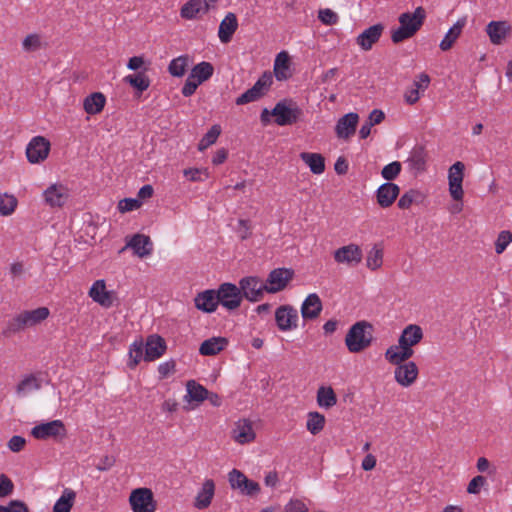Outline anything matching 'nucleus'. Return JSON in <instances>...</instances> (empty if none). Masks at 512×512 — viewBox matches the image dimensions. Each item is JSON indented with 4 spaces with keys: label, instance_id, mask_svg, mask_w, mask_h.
<instances>
[{
    "label": "nucleus",
    "instance_id": "1",
    "mask_svg": "<svg viewBox=\"0 0 512 512\" xmlns=\"http://www.w3.org/2000/svg\"><path fill=\"white\" fill-rule=\"evenodd\" d=\"M303 116V110L295 101L283 99L271 111L264 109L261 113V121L267 125L270 123V118L273 117L274 123L278 126H292L299 123Z\"/></svg>",
    "mask_w": 512,
    "mask_h": 512
},
{
    "label": "nucleus",
    "instance_id": "2",
    "mask_svg": "<svg viewBox=\"0 0 512 512\" xmlns=\"http://www.w3.org/2000/svg\"><path fill=\"white\" fill-rule=\"evenodd\" d=\"M425 19L426 11L422 6L417 7L413 13H402L398 18L400 26L391 32L392 42L398 44L412 38L421 29Z\"/></svg>",
    "mask_w": 512,
    "mask_h": 512
},
{
    "label": "nucleus",
    "instance_id": "3",
    "mask_svg": "<svg viewBox=\"0 0 512 512\" xmlns=\"http://www.w3.org/2000/svg\"><path fill=\"white\" fill-rule=\"evenodd\" d=\"M50 315L47 307H38L33 310H23L14 315L6 324L5 334H16L33 328L44 322Z\"/></svg>",
    "mask_w": 512,
    "mask_h": 512
},
{
    "label": "nucleus",
    "instance_id": "4",
    "mask_svg": "<svg viewBox=\"0 0 512 512\" xmlns=\"http://www.w3.org/2000/svg\"><path fill=\"white\" fill-rule=\"evenodd\" d=\"M372 338V325L366 321H359L348 330L345 345L349 352L359 353L371 345Z\"/></svg>",
    "mask_w": 512,
    "mask_h": 512
},
{
    "label": "nucleus",
    "instance_id": "5",
    "mask_svg": "<svg viewBox=\"0 0 512 512\" xmlns=\"http://www.w3.org/2000/svg\"><path fill=\"white\" fill-rule=\"evenodd\" d=\"M30 433L37 440H58L66 437L67 430L63 421L57 419L34 426Z\"/></svg>",
    "mask_w": 512,
    "mask_h": 512
},
{
    "label": "nucleus",
    "instance_id": "6",
    "mask_svg": "<svg viewBox=\"0 0 512 512\" xmlns=\"http://www.w3.org/2000/svg\"><path fill=\"white\" fill-rule=\"evenodd\" d=\"M272 82V74L268 71L264 72L252 88L236 99V104L243 105L258 100L269 90Z\"/></svg>",
    "mask_w": 512,
    "mask_h": 512
},
{
    "label": "nucleus",
    "instance_id": "7",
    "mask_svg": "<svg viewBox=\"0 0 512 512\" xmlns=\"http://www.w3.org/2000/svg\"><path fill=\"white\" fill-rule=\"evenodd\" d=\"M464 169L465 165L462 162L457 161L449 168L448 171L449 193L455 201H462L464 197V190L462 187Z\"/></svg>",
    "mask_w": 512,
    "mask_h": 512
},
{
    "label": "nucleus",
    "instance_id": "8",
    "mask_svg": "<svg viewBox=\"0 0 512 512\" xmlns=\"http://www.w3.org/2000/svg\"><path fill=\"white\" fill-rule=\"evenodd\" d=\"M241 294L251 302L260 301L267 292L266 284L258 277L249 276L240 280Z\"/></svg>",
    "mask_w": 512,
    "mask_h": 512
},
{
    "label": "nucleus",
    "instance_id": "9",
    "mask_svg": "<svg viewBox=\"0 0 512 512\" xmlns=\"http://www.w3.org/2000/svg\"><path fill=\"white\" fill-rule=\"evenodd\" d=\"M129 502L133 512H155L156 510L153 493L148 488L133 490L130 494Z\"/></svg>",
    "mask_w": 512,
    "mask_h": 512
},
{
    "label": "nucleus",
    "instance_id": "10",
    "mask_svg": "<svg viewBox=\"0 0 512 512\" xmlns=\"http://www.w3.org/2000/svg\"><path fill=\"white\" fill-rule=\"evenodd\" d=\"M333 258L338 264L355 267L362 262L363 251L359 245L350 243L336 249L333 253Z\"/></svg>",
    "mask_w": 512,
    "mask_h": 512
},
{
    "label": "nucleus",
    "instance_id": "11",
    "mask_svg": "<svg viewBox=\"0 0 512 512\" xmlns=\"http://www.w3.org/2000/svg\"><path fill=\"white\" fill-rule=\"evenodd\" d=\"M50 146L49 140L45 137H33L26 147L28 161L32 164L43 162L49 155Z\"/></svg>",
    "mask_w": 512,
    "mask_h": 512
},
{
    "label": "nucleus",
    "instance_id": "12",
    "mask_svg": "<svg viewBox=\"0 0 512 512\" xmlns=\"http://www.w3.org/2000/svg\"><path fill=\"white\" fill-rule=\"evenodd\" d=\"M128 248L132 249L134 255L139 258H146L152 254L153 243L149 236L137 233L131 237H126V245L119 253H123Z\"/></svg>",
    "mask_w": 512,
    "mask_h": 512
},
{
    "label": "nucleus",
    "instance_id": "13",
    "mask_svg": "<svg viewBox=\"0 0 512 512\" xmlns=\"http://www.w3.org/2000/svg\"><path fill=\"white\" fill-rule=\"evenodd\" d=\"M298 311L290 305H282L275 311V321L282 332L291 331L298 326Z\"/></svg>",
    "mask_w": 512,
    "mask_h": 512
},
{
    "label": "nucleus",
    "instance_id": "14",
    "mask_svg": "<svg viewBox=\"0 0 512 512\" xmlns=\"http://www.w3.org/2000/svg\"><path fill=\"white\" fill-rule=\"evenodd\" d=\"M294 271L288 268H277L272 270L266 280L268 293H277L284 290L293 279Z\"/></svg>",
    "mask_w": 512,
    "mask_h": 512
},
{
    "label": "nucleus",
    "instance_id": "15",
    "mask_svg": "<svg viewBox=\"0 0 512 512\" xmlns=\"http://www.w3.org/2000/svg\"><path fill=\"white\" fill-rule=\"evenodd\" d=\"M218 302L228 310H234L241 304L242 294L240 288L231 283L222 284L218 291Z\"/></svg>",
    "mask_w": 512,
    "mask_h": 512
},
{
    "label": "nucleus",
    "instance_id": "16",
    "mask_svg": "<svg viewBox=\"0 0 512 512\" xmlns=\"http://www.w3.org/2000/svg\"><path fill=\"white\" fill-rule=\"evenodd\" d=\"M231 437L236 443L241 445L253 442L256 438L254 423L246 418L239 419L234 424Z\"/></svg>",
    "mask_w": 512,
    "mask_h": 512
},
{
    "label": "nucleus",
    "instance_id": "17",
    "mask_svg": "<svg viewBox=\"0 0 512 512\" xmlns=\"http://www.w3.org/2000/svg\"><path fill=\"white\" fill-rule=\"evenodd\" d=\"M419 369L415 362H406L395 366L394 379L395 381L404 388L412 386L418 379Z\"/></svg>",
    "mask_w": 512,
    "mask_h": 512
},
{
    "label": "nucleus",
    "instance_id": "18",
    "mask_svg": "<svg viewBox=\"0 0 512 512\" xmlns=\"http://www.w3.org/2000/svg\"><path fill=\"white\" fill-rule=\"evenodd\" d=\"M69 196V189L59 183L50 185L43 192L45 203L52 208L62 207L67 202Z\"/></svg>",
    "mask_w": 512,
    "mask_h": 512
},
{
    "label": "nucleus",
    "instance_id": "19",
    "mask_svg": "<svg viewBox=\"0 0 512 512\" xmlns=\"http://www.w3.org/2000/svg\"><path fill=\"white\" fill-rule=\"evenodd\" d=\"M384 31V25L381 23L370 26L365 29L356 38V44L364 51L372 49L373 45L376 44L382 36Z\"/></svg>",
    "mask_w": 512,
    "mask_h": 512
},
{
    "label": "nucleus",
    "instance_id": "20",
    "mask_svg": "<svg viewBox=\"0 0 512 512\" xmlns=\"http://www.w3.org/2000/svg\"><path fill=\"white\" fill-rule=\"evenodd\" d=\"M144 346V360L148 362L155 361L160 358L167 348L164 339L156 334L148 336Z\"/></svg>",
    "mask_w": 512,
    "mask_h": 512
},
{
    "label": "nucleus",
    "instance_id": "21",
    "mask_svg": "<svg viewBox=\"0 0 512 512\" xmlns=\"http://www.w3.org/2000/svg\"><path fill=\"white\" fill-rule=\"evenodd\" d=\"M215 495V483L212 479H206L194 499V507L198 510L208 508Z\"/></svg>",
    "mask_w": 512,
    "mask_h": 512
},
{
    "label": "nucleus",
    "instance_id": "22",
    "mask_svg": "<svg viewBox=\"0 0 512 512\" xmlns=\"http://www.w3.org/2000/svg\"><path fill=\"white\" fill-rule=\"evenodd\" d=\"M215 2L216 0H189L182 6L180 15L184 19H194L200 14H206L210 9V3Z\"/></svg>",
    "mask_w": 512,
    "mask_h": 512
},
{
    "label": "nucleus",
    "instance_id": "23",
    "mask_svg": "<svg viewBox=\"0 0 512 512\" xmlns=\"http://www.w3.org/2000/svg\"><path fill=\"white\" fill-rule=\"evenodd\" d=\"M323 309L322 301L318 294L310 293L301 305V315L304 320H314L319 317Z\"/></svg>",
    "mask_w": 512,
    "mask_h": 512
},
{
    "label": "nucleus",
    "instance_id": "24",
    "mask_svg": "<svg viewBox=\"0 0 512 512\" xmlns=\"http://www.w3.org/2000/svg\"><path fill=\"white\" fill-rule=\"evenodd\" d=\"M89 296L102 307L109 308L113 305L112 293L107 291L104 280H97L93 283L89 290Z\"/></svg>",
    "mask_w": 512,
    "mask_h": 512
},
{
    "label": "nucleus",
    "instance_id": "25",
    "mask_svg": "<svg viewBox=\"0 0 512 512\" xmlns=\"http://www.w3.org/2000/svg\"><path fill=\"white\" fill-rule=\"evenodd\" d=\"M511 30L510 25L506 21H491L486 26V33L490 41L494 45H500L508 36Z\"/></svg>",
    "mask_w": 512,
    "mask_h": 512
},
{
    "label": "nucleus",
    "instance_id": "26",
    "mask_svg": "<svg viewBox=\"0 0 512 512\" xmlns=\"http://www.w3.org/2000/svg\"><path fill=\"white\" fill-rule=\"evenodd\" d=\"M41 379L36 374L25 375L16 385L15 392L18 397L23 398L41 389Z\"/></svg>",
    "mask_w": 512,
    "mask_h": 512
},
{
    "label": "nucleus",
    "instance_id": "27",
    "mask_svg": "<svg viewBox=\"0 0 512 512\" xmlns=\"http://www.w3.org/2000/svg\"><path fill=\"white\" fill-rule=\"evenodd\" d=\"M400 189L394 183H384L377 190V202L383 207H390L398 197Z\"/></svg>",
    "mask_w": 512,
    "mask_h": 512
},
{
    "label": "nucleus",
    "instance_id": "28",
    "mask_svg": "<svg viewBox=\"0 0 512 512\" xmlns=\"http://www.w3.org/2000/svg\"><path fill=\"white\" fill-rule=\"evenodd\" d=\"M194 303L196 308L201 311L207 313L214 312L219 304L217 292L214 290H205L195 297Z\"/></svg>",
    "mask_w": 512,
    "mask_h": 512
},
{
    "label": "nucleus",
    "instance_id": "29",
    "mask_svg": "<svg viewBox=\"0 0 512 512\" xmlns=\"http://www.w3.org/2000/svg\"><path fill=\"white\" fill-rule=\"evenodd\" d=\"M237 28V17L234 13L229 12L219 25L218 36L220 41L222 43L230 42Z\"/></svg>",
    "mask_w": 512,
    "mask_h": 512
},
{
    "label": "nucleus",
    "instance_id": "30",
    "mask_svg": "<svg viewBox=\"0 0 512 512\" xmlns=\"http://www.w3.org/2000/svg\"><path fill=\"white\" fill-rule=\"evenodd\" d=\"M274 75L278 81H285L291 77L290 57L286 51L277 54L274 62Z\"/></svg>",
    "mask_w": 512,
    "mask_h": 512
},
{
    "label": "nucleus",
    "instance_id": "31",
    "mask_svg": "<svg viewBox=\"0 0 512 512\" xmlns=\"http://www.w3.org/2000/svg\"><path fill=\"white\" fill-rule=\"evenodd\" d=\"M228 345L225 337H212L205 340L199 348V353L204 356H214L223 351Z\"/></svg>",
    "mask_w": 512,
    "mask_h": 512
},
{
    "label": "nucleus",
    "instance_id": "32",
    "mask_svg": "<svg viewBox=\"0 0 512 512\" xmlns=\"http://www.w3.org/2000/svg\"><path fill=\"white\" fill-rule=\"evenodd\" d=\"M466 25V18H460L446 33L439 47L442 51L450 50L457 39L460 37L464 26Z\"/></svg>",
    "mask_w": 512,
    "mask_h": 512
},
{
    "label": "nucleus",
    "instance_id": "33",
    "mask_svg": "<svg viewBox=\"0 0 512 512\" xmlns=\"http://www.w3.org/2000/svg\"><path fill=\"white\" fill-rule=\"evenodd\" d=\"M422 338L423 331L421 327L416 324H410L403 329L398 339V343L407 346H415L422 340Z\"/></svg>",
    "mask_w": 512,
    "mask_h": 512
},
{
    "label": "nucleus",
    "instance_id": "34",
    "mask_svg": "<svg viewBox=\"0 0 512 512\" xmlns=\"http://www.w3.org/2000/svg\"><path fill=\"white\" fill-rule=\"evenodd\" d=\"M414 173H421L426 169L427 153L421 146L414 147L407 160Z\"/></svg>",
    "mask_w": 512,
    "mask_h": 512
},
{
    "label": "nucleus",
    "instance_id": "35",
    "mask_svg": "<svg viewBox=\"0 0 512 512\" xmlns=\"http://www.w3.org/2000/svg\"><path fill=\"white\" fill-rule=\"evenodd\" d=\"M106 103V98L101 92L88 95L83 101V108L87 114L100 113Z\"/></svg>",
    "mask_w": 512,
    "mask_h": 512
},
{
    "label": "nucleus",
    "instance_id": "36",
    "mask_svg": "<svg viewBox=\"0 0 512 512\" xmlns=\"http://www.w3.org/2000/svg\"><path fill=\"white\" fill-rule=\"evenodd\" d=\"M316 401L320 408L330 409L337 403V396L331 386H320L317 390Z\"/></svg>",
    "mask_w": 512,
    "mask_h": 512
},
{
    "label": "nucleus",
    "instance_id": "37",
    "mask_svg": "<svg viewBox=\"0 0 512 512\" xmlns=\"http://www.w3.org/2000/svg\"><path fill=\"white\" fill-rule=\"evenodd\" d=\"M300 158L310 168L312 173L322 174L325 171V159L321 154L302 152Z\"/></svg>",
    "mask_w": 512,
    "mask_h": 512
},
{
    "label": "nucleus",
    "instance_id": "38",
    "mask_svg": "<svg viewBox=\"0 0 512 512\" xmlns=\"http://www.w3.org/2000/svg\"><path fill=\"white\" fill-rule=\"evenodd\" d=\"M76 500V492L65 488L53 506V512H70Z\"/></svg>",
    "mask_w": 512,
    "mask_h": 512
},
{
    "label": "nucleus",
    "instance_id": "39",
    "mask_svg": "<svg viewBox=\"0 0 512 512\" xmlns=\"http://www.w3.org/2000/svg\"><path fill=\"white\" fill-rule=\"evenodd\" d=\"M214 73V67L210 62H200L197 65H195L190 72V78H193L196 80L199 84H202L203 82L207 81L209 78L212 77Z\"/></svg>",
    "mask_w": 512,
    "mask_h": 512
},
{
    "label": "nucleus",
    "instance_id": "40",
    "mask_svg": "<svg viewBox=\"0 0 512 512\" xmlns=\"http://www.w3.org/2000/svg\"><path fill=\"white\" fill-rule=\"evenodd\" d=\"M186 388L187 395L185 398L187 401L201 403L206 400L208 390L203 385L195 382L194 380H190L187 382Z\"/></svg>",
    "mask_w": 512,
    "mask_h": 512
},
{
    "label": "nucleus",
    "instance_id": "41",
    "mask_svg": "<svg viewBox=\"0 0 512 512\" xmlns=\"http://www.w3.org/2000/svg\"><path fill=\"white\" fill-rule=\"evenodd\" d=\"M325 416L319 412H309L307 415L306 428L312 435L319 434L325 426Z\"/></svg>",
    "mask_w": 512,
    "mask_h": 512
},
{
    "label": "nucleus",
    "instance_id": "42",
    "mask_svg": "<svg viewBox=\"0 0 512 512\" xmlns=\"http://www.w3.org/2000/svg\"><path fill=\"white\" fill-rule=\"evenodd\" d=\"M190 63L188 55H181L171 60L168 66V72L174 77H182L185 75Z\"/></svg>",
    "mask_w": 512,
    "mask_h": 512
},
{
    "label": "nucleus",
    "instance_id": "43",
    "mask_svg": "<svg viewBox=\"0 0 512 512\" xmlns=\"http://www.w3.org/2000/svg\"><path fill=\"white\" fill-rule=\"evenodd\" d=\"M18 206V200L13 194L3 193L0 194V215H12Z\"/></svg>",
    "mask_w": 512,
    "mask_h": 512
},
{
    "label": "nucleus",
    "instance_id": "44",
    "mask_svg": "<svg viewBox=\"0 0 512 512\" xmlns=\"http://www.w3.org/2000/svg\"><path fill=\"white\" fill-rule=\"evenodd\" d=\"M144 343L141 339L135 340L129 347V362L128 366L130 368H135L141 360L144 359Z\"/></svg>",
    "mask_w": 512,
    "mask_h": 512
},
{
    "label": "nucleus",
    "instance_id": "45",
    "mask_svg": "<svg viewBox=\"0 0 512 512\" xmlns=\"http://www.w3.org/2000/svg\"><path fill=\"white\" fill-rule=\"evenodd\" d=\"M385 359L392 365L406 364V357L403 354L401 344L392 345L385 351Z\"/></svg>",
    "mask_w": 512,
    "mask_h": 512
},
{
    "label": "nucleus",
    "instance_id": "46",
    "mask_svg": "<svg viewBox=\"0 0 512 512\" xmlns=\"http://www.w3.org/2000/svg\"><path fill=\"white\" fill-rule=\"evenodd\" d=\"M383 264V249L379 245H374L368 252L366 266L370 270H377Z\"/></svg>",
    "mask_w": 512,
    "mask_h": 512
},
{
    "label": "nucleus",
    "instance_id": "47",
    "mask_svg": "<svg viewBox=\"0 0 512 512\" xmlns=\"http://www.w3.org/2000/svg\"><path fill=\"white\" fill-rule=\"evenodd\" d=\"M124 81L130 84L133 88L137 89L140 93L147 90L150 86V80L148 76L141 72L136 75L126 76Z\"/></svg>",
    "mask_w": 512,
    "mask_h": 512
},
{
    "label": "nucleus",
    "instance_id": "48",
    "mask_svg": "<svg viewBox=\"0 0 512 512\" xmlns=\"http://www.w3.org/2000/svg\"><path fill=\"white\" fill-rule=\"evenodd\" d=\"M423 195L417 190H409L405 192L398 201V207L400 209H408L413 203H421Z\"/></svg>",
    "mask_w": 512,
    "mask_h": 512
},
{
    "label": "nucleus",
    "instance_id": "49",
    "mask_svg": "<svg viewBox=\"0 0 512 512\" xmlns=\"http://www.w3.org/2000/svg\"><path fill=\"white\" fill-rule=\"evenodd\" d=\"M228 481L232 489L239 490L242 493L248 478L241 471L233 469L228 474Z\"/></svg>",
    "mask_w": 512,
    "mask_h": 512
},
{
    "label": "nucleus",
    "instance_id": "50",
    "mask_svg": "<svg viewBox=\"0 0 512 512\" xmlns=\"http://www.w3.org/2000/svg\"><path fill=\"white\" fill-rule=\"evenodd\" d=\"M512 242V233L508 230L501 231L495 241V252L502 254Z\"/></svg>",
    "mask_w": 512,
    "mask_h": 512
},
{
    "label": "nucleus",
    "instance_id": "51",
    "mask_svg": "<svg viewBox=\"0 0 512 512\" xmlns=\"http://www.w3.org/2000/svg\"><path fill=\"white\" fill-rule=\"evenodd\" d=\"M282 512H309V508L302 499L291 498L285 504Z\"/></svg>",
    "mask_w": 512,
    "mask_h": 512
},
{
    "label": "nucleus",
    "instance_id": "52",
    "mask_svg": "<svg viewBox=\"0 0 512 512\" xmlns=\"http://www.w3.org/2000/svg\"><path fill=\"white\" fill-rule=\"evenodd\" d=\"M142 201L137 198H124L118 203V210L121 213L137 210L141 207Z\"/></svg>",
    "mask_w": 512,
    "mask_h": 512
},
{
    "label": "nucleus",
    "instance_id": "53",
    "mask_svg": "<svg viewBox=\"0 0 512 512\" xmlns=\"http://www.w3.org/2000/svg\"><path fill=\"white\" fill-rule=\"evenodd\" d=\"M359 122V116L357 113H348L341 117L335 128H356Z\"/></svg>",
    "mask_w": 512,
    "mask_h": 512
},
{
    "label": "nucleus",
    "instance_id": "54",
    "mask_svg": "<svg viewBox=\"0 0 512 512\" xmlns=\"http://www.w3.org/2000/svg\"><path fill=\"white\" fill-rule=\"evenodd\" d=\"M401 172V163L398 161H394L382 169L381 175L386 180L395 179L399 173Z\"/></svg>",
    "mask_w": 512,
    "mask_h": 512
},
{
    "label": "nucleus",
    "instance_id": "55",
    "mask_svg": "<svg viewBox=\"0 0 512 512\" xmlns=\"http://www.w3.org/2000/svg\"><path fill=\"white\" fill-rule=\"evenodd\" d=\"M486 478L482 475L473 477L467 486V493L477 495L481 489L486 485Z\"/></svg>",
    "mask_w": 512,
    "mask_h": 512
},
{
    "label": "nucleus",
    "instance_id": "56",
    "mask_svg": "<svg viewBox=\"0 0 512 512\" xmlns=\"http://www.w3.org/2000/svg\"><path fill=\"white\" fill-rule=\"evenodd\" d=\"M220 135V130H208L205 136L200 140L198 144V149L200 151L206 150L212 144L216 142Z\"/></svg>",
    "mask_w": 512,
    "mask_h": 512
},
{
    "label": "nucleus",
    "instance_id": "57",
    "mask_svg": "<svg viewBox=\"0 0 512 512\" xmlns=\"http://www.w3.org/2000/svg\"><path fill=\"white\" fill-rule=\"evenodd\" d=\"M0 512H30L28 506L20 500H12L8 505H0Z\"/></svg>",
    "mask_w": 512,
    "mask_h": 512
},
{
    "label": "nucleus",
    "instance_id": "58",
    "mask_svg": "<svg viewBox=\"0 0 512 512\" xmlns=\"http://www.w3.org/2000/svg\"><path fill=\"white\" fill-rule=\"evenodd\" d=\"M26 446V439L19 435L12 436L8 442L7 447L14 453L21 452Z\"/></svg>",
    "mask_w": 512,
    "mask_h": 512
},
{
    "label": "nucleus",
    "instance_id": "59",
    "mask_svg": "<svg viewBox=\"0 0 512 512\" xmlns=\"http://www.w3.org/2000/svg\"><path fill=\"white\" fill-rule=\"evenodd\" d=\"M318 18L325 25H334L338 22L337 14L331 9H321L318 13Z\"/></svg>",
    "mask_w": 512,
    "mask_h": 512
},
{
    "label": "nucleus",
    "instance_id": "60",
    "mask_svg": "<svg viewBox=\"0 0 512 512\" xmlns=\"http://www.w3.org/2000/svg\"><path fill=\"white\" fill-rule=\"evenodd\" d=\"M385 118V114L382 110L374 109L369 114L368 120L361 128H372L375 125L380 124Z\"/></svg>",
    "mask_w": 512,
    "mask_h": 512
},
{
    "label": "nucleus",
    "instance_id": "61",
    "mask_svg": "<svg viewBox=\"0 0 512 512\" xmlns=\"http://www.w3.org/2000/svg\"><path fill=\"white\" fill-rule=\"evenodd\" d=\"M14 484L5 474H0V498L7 497L12 494Z\"/></svg>",
    "mask_w": 512,
    "mask_h": 512
},
{
    "label": "nucleus",
    "instance_id": "62",
    "mask_svg": "<svg viewBox=\"0 0 512 512\" xmlns=\"http://www.w3.org/2000/svg\"><path fill=\"white\" fill-rule=\"evenodd\" d=\"M251 223L249 220L240 219L238 221L237 233L242 240H246L251 236Z\"/></svg>",
    "mask_w": 512,
    "mask_h": 512
},
{
    "label": "nucleus",
    "instance_id": "63",
    "mask_svg": "<svg viewBox=\"0 0 512 512\" xmlns=\"http://www.w3.org/2000/svg\"><path fill=\"white\" fill-rule=\"evenodd\" d=\"M175 362L173 360L163 362L158 366V373L160 379L168 377L170 374L175 372Z\"/></svg>",
    "mask_w": 512,
    "mask_h": 512
},
{
    "label": "nucleus",
    "instance_id": "64",
    "mask_svg": "<svg viewBox=\"0 0 512 512\" xmlns=\"http://www.w3.org/2000/svg\"><path fill=\"white\" fill-rule=\"evenodd\" d=\"M199 85L200 84L193 78H190V75H189L185 81L184 86L182 87V94L185 97H189V96L193 95Z\"/></svg>",
    "mask_w": 512,
    "mask_h": 512
}]
</instances>
